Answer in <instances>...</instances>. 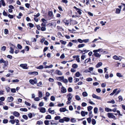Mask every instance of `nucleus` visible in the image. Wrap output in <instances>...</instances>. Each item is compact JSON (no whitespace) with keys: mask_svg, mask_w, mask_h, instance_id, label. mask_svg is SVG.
Instances as JSON below:
<instances>
[{"mask_svg":"<svg viewBox=\"0 0 125 125\" xmlns=\"http://www.w3.org/2000/svg\"><path fill=\"white\" fill-rule=\"evenodd\" d=\"M108 117L109 118H112L114 120L116 119V117L114 115V114L111 113H108L107 114Z\"/></svg>","mask_w":125,"mask_h":125,"instance_id":"1","label":"nucleus"},{"mask_svg":"<svg viewBox=\"0 0 125 125\" xmlns=\"http://www.w3.org/2000/svg\"><path fill=\"white\" fill-rule=\"evenodd\" d=\"M29 82L32 84L34 85L37 83V80L36 79H31L29 80Z\"/></svg>","mask_w":125,"mask_h":125,"instance_id":"2","label":"nucleus"},{"mask_svg":"<svg viewBox=\"0 0 125 125\" xmlns=\"http://www.w3.org/2000/svg\"><path fill=\"white\" fill-rule=\"evenodd\" d=\"M113 58L115 60H119L120 61H121L122 59V57L121 56H119L118 57L116 55L113 56Z\"/></svg>","mask_w":125,"mask_h":125,"instance_id":"3","label":"nucleus"},{"mask_svg":"<svg viewBox=\"0 0 125 125\" xmlns=\"http://www.w3.org/2000/svg\"><path fill=\"white\" fill-rule=\"evenodd\" d=\"M73 96L71 93H69L67 96V97L68 98V100L69 101H71L72 99Z\"/></svg>","mask_w":125,"mask_h":125,"instance_id":"4","label":"nucleus"},{"mask_svg":"<svg viewBox=\"0 0 125 125\" xmlns=\"http://www.w3.org/2000/svg\"><path fill=\"white\" fill-rule=\"evenodd\" d=\"M67 91L66 88L63 86H62L61 89V93H64L66 92Z\"/></svg>","mask_w":125,"mask_h":125,"instance_id":"5","label":"nucleus"},{"mask_svg":"<svg viewBox=\"0 0 125 125\" xmlns=\"http://www.w3.org/2000/svg\"><path fill=\"white\" fill-rule=\"evenodd\" d=\"M20 66L24 69H28L27 67V65L26 64H21L20 65Z\"/></svg>","mask_w":125,"mask_h":125,"instance_id":"6","label":"nucleus"},{"mask_svg":"<svg viewBox=\"0 0 125 125\" xmlns=\"http://www.w3.org/2000/svg\"><path fill=\"white\" fill-rule=\"evenodd\" d=\"M40 112L43 113H45L46 112V109L45 108L42 107L39 109Z\"/></svg>","mask_w":125,"mask_h":125,"instance_id":"7","label":"nucleus"},{"mask_svg":"<svg viewBox=\"0 0 125 125\" xmlns=\"http://www.w3.org/2000/svg\"><path fill=\"white\" fill-rule=\"evenodd\" d=\"M13 115L15 117H18L20 115V114L18 112L14 111L13 112Z\"/></svg>","mask_w":125,"mask_h":125,"instance_id":"8","label":"nucleus"},{"mask_svg":"<svg viewBox=\"0 0 125 125\" xmlns=\"http://www.w3.org/2000/svg\"><path fill=\"white\" fill-rule=\"evenodd\" d=\"M92 96L93 98H96L98 99H101L100 97H99L94 94H92Z\"/></svg>","mask_w":125,"mask_h":125,"instance_id":"9","label":"nucleus"},{"mask_svg":"<svg viewBox=\"0 0 125 125\" xmlns=\"http://www.w3.org/2000/svg\"><path fill=\"white\" fill-rule=\"evenodd\" d=\"M87 112H84L83 111H82L81 112V114L82 116L84 117L85 116V115H87L88 114Z\"/></svg>","mask_w":125,"mask_h":125,"instance_id":"10","label":"nucleus"},{"mask_svg":"<svg viewBox=\"0 0 125 125\" xmlns=\"http://www.w3.org/2000/svg\"><path fill=\"white\" fill-rule=\"evenodd\" d=\"M94 55L96 57L100 58L101 56V54L97 52H94Z\"/></svg>","mask_w":125,"mask_h":125,"instance_id":"11","label":"nucleus"},{"mask_svg":"<svg viewBox=\"0 0 125 125\" xmlns=\"http://www.w3.org/2000/svg\"><path fill=\"white\" fill-rule=\"evenodd\" d=\"M61 112H64L66 111H67L68 110L65 108H61L59 110Z\"/></svg>","mask_w":125,"mask_h":125,"instance_id":"12","label":"nucleus"},{"mask_svg":"<svg viewBox=\"0 0 125 125\" xmlns=\"http://www.w3.org/2000/svg\"><path fill=\"white\" fill-rule=\"evenodd\" d=\"M13 100V98L12 97H8L7 98V100L8 102H11Z\"/></svg>","mask_w":125,"mask_h":125,"instance_id":"13","label":"nucleus"},{"mask_svg":"<svg viewBox=\"0 0 125 125\" xmlns=\"http://www.w3.org/2000/svg\"><path fill=\"white\" fill-rule=\"evenodd\" d=\"M51 108H49L48 110V111L49 113L51 114H54V110H51Z\"/></svg>","mask_w":125,"mask_h":125,"instance_id":"14","label":"nucleus"},{"mask_svg":"<svg viewBox=\"0 0 125 125\" xmlns=\"http://www.w3.org/2000/svg\"><path fill=\"white\" fill-rule=\"evenodd\" d=\"M102 65V63L101 62H100L98 63L96 65V67L97 68H98Z\"/></svg>","mask_w":125,"mask_h":125,"instance_id":"15","label":"nucleus"},{"mask_svg":"<svg viewBox=\"0 0 125 125\" xmlns=\"http://www.w3.org/2000/svg\"><path fill=\"white\" fill-rule=\"evenodd\" d=\"M63 119H64V121H65L66 122L69 121L70 120V118L66 117H63Z\"/></svg>","mask_w":125,"mask_h":125,"instance_id":"16","label":"nucleus"},{"mask_svg":"<svg viewBox=\"0 0 125 125\" xmlns=\"http://www.w3.org/2000/svg\"><path fill=\"white\" fill-rule=\"evenodd\" d=\"M36 68L40 70H42L43 68V67L42 65H40L39 66H37L36 67Z\"/></svg>","mask_w":125,"mask_h":125,"instance_id":"17","label":"nucleus"},{"mask_svg":"<svg viewBox=\"0 0 125 125\" xmlns=\"http://www.w3.org/2000/svg\"><path fill=\"white\" fill-rule=\"evenodd\" d=\"M85 45V44L83 43L81 44H79L77 46L78 48H80L84 47Z\"/></svg>","mask_w":125,"mask_h":125,"instance_id":"18","label":"nucleus"},{"mask_svg":"<svg viewBox=\"0 0 125 125\" xmlns=\"http://www.w3.org/2000/svg\"><path fill=\"white\" fill-rule=\"evenodd\" d=\"M56 73L59 75H62V73L59 70H56Z\"/></svg>","mask_w":125,"mask_h":125,"instance_id":"19","label":"nucleus"},{"mask_svg":"<svg viewBox=\"0 0 125 125\" xmlns=\"http://www.w3.org/2000/svg\"><path fill=\"white\" fill-rule=\"evenodd\" d=\"M79 50L81 51L80 50ZM81 53H82L83 54H85V53L88 52L89 51V50H84L83 51H81Z\"/></svg>","mask_w":125,"mask_h":125,"instance_id":"20","label":"nucleus"},{"mask_svg":"<svg viewBox=\"0 0 125 125\" xmlns=\"http://www.w3.org/2000/svg\"><path fill=\"white\" fill-rule=\"evenodd\" d=\"M53 66V65L52 64H51L49 66L45 65L44 68H52Z\"/></svg>","mask_w":125,"mask_h":125,"instance_id":"21","label":"nucleus"},{"mask_svg":"<svg viewBox=\"0 0 125 125\" xmlns=\"http://www.w3.org/2000/svg\"><path fill=\"white\" fill-rule=\"evenodd\" d=\"M38 96L40 98L42 97V92H41L39 91Z\"/></svg>","mask_w":125,"mask_h":125,"instance_id":"22","label":"nucleus"},{"mask_svg":"<svg viewBox=\"0 0 125 125\" xmlns=\"http://www.w3.org/2000/svg\"><path fill=\"white\" fill-rule=\"evenodd\" d=\"M105 110L107 112H111L112 110L107 107L105 108Z\"/></svg>","mask_w":125,"mask_h":125,"instance_id":"23","label":"nucleus"},{"mask_svg":"<svg viewBox=\"0 0 125 125\" xmlns=\"http://www.w3.org/2000/svg\"><path fill=\"white\" fill-rule=\"evenodd\" d=\"M72 67L73 68L76 69L78 67V65L77 64L75 63L73 64Z\"/></svg>","mask_w":125,"mask_h":125,"instance_id":"24","label":"nucleus"},{"mask_svg":"<svg viewBox=\"0 0 125 125\" xmlns=\"http://www.w3.org/2000/svg\"><path fill=\"white\" fill-rule=\"evenodd\" d=\"M51 116L50 115H48L46 116L45 117V118L46 119H51Z\"/></svg>","mask_w":125,"mask_h":125,"instance_id":"25","label":"nucleus"},{"mask_svg":"<svg viewBox=\"0 0 125 125\" xmlns=\"http://www.w3.org/2000/svg\"><path fill=\"white\" fill-rule=\"evenodd\" d=\"M75 98L76 100L78 101H79L81 99L80 97L78 95H76L75 96Z\"/></svg>","mask_w":125,"mask_h":125,"instance_id":"26","label":"nucleus"},{"mask_svg":"<svg viewBox=\"0 0 125 125\" xmlns=\"http://www.w3.org/2000/svg\"><path fill=\"white\" fill-rule=\"evenodd\" d=\"M70 121L71 122L73 123H75L76 122V120L74 118H71Z\"/></svg>","mask_w":125,"mask_h":125,"instance_id":"27","label":"nucleus"},{"mask_svg":"<svg viewBox=\"0 0 125 125\" xmlns=\"http://www.w3.org/2000/svg\"><path fill=\"white\" fill-rule=\"evenodd\" d=\"M10 53L13 54L14 53V50L13 48L12 47H10Z\"/></svg>","mask_w":125,"mask_h":125,"instance_id":"28","label":"nucleus"},{"mask_svg":"<svg viewBox=\"0 0 125 125\" xmlns=\"http://www.w3.org/2000/svg\"><path fill=\"white\" fill-rule=\"evenodd\" d=\"M20 110L22 111L26 112L27 111V109L26 108H21Z\"/></svg>","mask_w":125,"mask_h":125,"instance_id":"29","label":"nucleus"},{"mask_svg":"<svg viewBox=\"0 0 125 125\" xmlns=\"http://www.w3.org/2000/svg\"><path fill=\"white\" fill-rule=\"evenodd\" d=\"M1 4H2L3 6H5L6 4L4 2V0H0Z\"/></svg>","mask_w":125,"mask_h":125,"instance_id":"30","label":"nucleus"},{"mask_svg":"<svg viewBox=\"0 0 125 125\" xmlns=\"http://www.w3.org/2000/svg\"><path fill=\"white\" fill-rule=\"evenodd\" d=\"M116 75L119 77H122L123 76V75L119 73H117Z\"/></svg>","mask_w":125,"mask_h":125,"instance_id":"31","label":"nucleus"},{"mask_svg":"<svg viewBox=\"0 0 125 125\" xmlns=\"http://www.w3.org/2000/svg\"><path fill=\"white\" fill-rule=\"evenodd\" d=\"M94 69V68L92 67H90L89 68L88 70L89 71H88V72H89L91 73V72Z\"/></svg>","mask_w":125,"mask_h":125,"instance_id":"32","label":"nucleus"},{"mask_svg":"<svg viewBox=\"0 0 125 125\" xmlns=\"http://www.w3.org/2000/svg\"><path fill=\"white\" fill-rule=\"evenodd\" d=\"M93 108V107L91 106H89L87 107V109L89 111H91V110Z\"/></svg>","mask_w":125,"mask_h":125,"instance_id":"33","label":"nucleus"},{"mask_svg":"<svg viewBox=\"0 0 125 125\" xmlns=\"http://www.w3.org/2000/svg\"><path fill=\"white\" fill-rule=\"evenodd\" d=\"M81 74L80 73L78 72H76L75 73V76L76 77H78L81 75Z\"/></svg>","mask_w":125,"mask_h":125,"instance_id":"34","label":"nucleus"},{"mask_svg":"<svg viewBox=\"0 0 125 125\" xmlns=\"http://www.w3.org/2000/svg\"><path fill=\"white\" fill-rule=\"evenodd\" d=\"M82 95L84 97L87 96L88 95V94L86 92H84L82 93Z\"/></svg>","mask_w":125,"mask_h":125,"instance_id":"35","label":"nucleus"},{"mask_svg":"<svg viewBox=\"0 0 125 125\" xmlns=\"http://www.w3.org/2000/svg\"><path fill=\"white\" fill-rule=\"evenodd\" d=\"M48 15L50 17H52L53 15L52 12L51 11H49L48 12Z\"/></svg>","mask_w":125,"mask_h":125,"instance_id":"36","label":"nucleus"},{"mask_svg":"<svg viewBox=\"0 0 125 125\" xmlns=\"http://www.w3.org/2000/svg\"><path fill=\"white\" fill-rule=\"evenodd\" d=\"M119 100V102H121L123 100V98L121 96H119L118 97Z\"/></svg>","mask_w":125,"mask_h":125,"instance_id":"37","label":"nucleus"},{"mask_svg":"<svg viewBox=\"0 0 125 125\" xmlns=\"http://www.w3.org/2000/svg\"><path fill=\"white\" fill-rule=\"evenodd\" d=\"M76 10L77 11V12H78L79 14H81L82 13V12H81V10H80V9H77V10Z\"/></svg>","mask_w":125,"mask_h":125,"instance_id":"38","label":"nucleus"},{"mask_svg":"<svg viewBox=\"0 0 125 125\" xmlns=\"http://www.w3.org/2000/svg\"><path fill=\"white\" fill-rule=\"evenodd\" d=\"M96 123V120L94 119H92V124L93 125H95Z\"/></svg>","mask_w":125,"mask_h":125,"instance_id":"39","label":"nucleus"},{"mask_svg":"<svg viewBox=\"0 0 125 125\" xmlns=\"http://www.w3.org/2000/svg\"><path fill=\"white\" fill-rule=\"evenodd\" d=\"M98 108L97 107H95L94 109V112L95 114H96L97 113Z\"/></svg>","mask_w":125,"mask_h":125,"instance_id":"40","label":"nucleus"},{"mask_svg":"<svg viewBox=\"0 0 125 125\" xmlns=\"http://www.w3.org/2000/svg\"><path fill=\"white\" fill-rule=\"evenodd\" d=\"M6 89L7 92H9L10 91V87L8 86H6L5 87Z\"/></svg>","mask_w":125,"mask_h":125,"instance_id":"41","label":"nucleus"},{"mask_svg":"<svg viewBox=\"0 0 125 125\" xmlns=\"http://www.w3.org/2000/svg\"><path fill=\"white\" fill-rule=\"evenodd\" d=\"M60 42L62 44L64 45H65L66 43V41H64L62 40H60Z\"/></svg>","mask_w":125,"mask_h":125,"instance_id":"42","label":"nucleus"},{"mask_svg":"<svg viewBox=\"0 0 125 125\" xmlns=\"http://www.w3.org/2000/svg\"><path fill=\"white\" fill-rule=\"evenodd\" d=\"M50 121L45 120L44 121V123L46 125H49V122Z\"/></svg>","mask_w":125,"mask_h":125,"instance_id":"43","label":"nucleus"},{"mask_svg":"<svg viewBox=\"0 0 125 125\" xmlns=\"http://www.w3.org/2000/svg\"><path fill=\"white\" fill-rule=\"evenodd\" d=\"M121 10L117 8L116 10V13L117 14H119L120 13Z\"/></svg>","mask_w":125,"mask_h":125,"instance_id":"44","label":"nucleus"},{"mask_svg":"<svg viewBox=\"0 0 125 125\" xmlns=\"http://www.w3.org/2000/svg\"><path fill=\"white\" fill-rule=\"evenodd\" d=\"M46 29L45 27H42L41 30L42 31H43L46 30Z\"/></svg>","mask_w":125,"mask_h":125,"instance_id":"45","label":"nucleus"},{"mask_svg":"<svg viewBox=\"0 0 125 125\" xmlns=\"http://www.w3.org/2000/svg\"><path fill=\"white\" fill-rule=\"evenodd\" d=\"M61 118L60 116H57L54 117V119L56 120H60Z\"/></svg>","mask_w":125,"mask_h":125,"instance_id":"46","label":"nucleus"},{"mask_svg":"<svg viewBox=\"0 0 125 125\" xmlns=\"http://www.w3.org/2000/svg\"><path fill=\"white\" fill-rule=\"evenodd\" d=\"M19 121L18 119H15V122L16 123V125H20V124L19 123Z\"/></svg>","mask_w":125,"mask_h":125,"instance_id":"47","label":"nucleus"},{"mask_svg":"<svg viewBox=\"0 0 125 125\" xmlns=\"http://www.w3.org/2000/svg\"><path fill=\"white\" fill-rule=\"evenodd\" d=\"M50 99L51 101H54L55 100V98L54 96H52L51 97Z\"/></svg>","mask_w":125,"mask_h":125,"instance_id":"48","label":"nucleus"},{"mask_svg":"<svg viewBox=\"0 0 125 125\" xmlns=\"http://www.w3.org/2000/svg\"><path fill=\"white\" fill-rule=\"evenodd\" d=\"M57 29L61 31L62 30H63V29H62V28L61 26H57Z\"/></svg>","mask_w":125,"mask_h":125,"instance_id":"49","label":"nucleus"},{"mask_svg":"<svg viewBox=\"0 0 125 125\" xmlns=\"http://www.w3.org/2000/svg\"><path fill=\"white\" fill-rule=\"evenodd\" d=\"M9 122L10 123L12 124H13L15 123V120H10L9 121Z\"/></svg>","mask_w":125,"mask_h":125,"instance_id":"50","label":"nucleus"},{"mask_svg":"<svg viewBox=\"0 0 125 125\" xmlns=\"http://www.w3.org/2000/svg\"><path fill=\"white\" fill-rule=\"evenodd\" d=\"M76 61H77V62H80V58H79V56H77V57L76 58Z\"/></svg>","mask_w":125,"mask_h":125,"instance_id":"51","label":"nucleus"},{"mask_svg":"<svg viewBox=\"0 0 125 125\" xmlns=\"http://www.w3.org/2000/svg\"><path fill=\"white\" fill-rule=\"evenodd\" d=\"M22 117L25 119L27 120L28 119V117L27 116L25 115H23L22 116Z\"/></svg>","mask_w":125,"mask_h":125,"instance_id":"52","label":"nucleus"},{"mask_svg":"<svg viewBox=\"0 0 125 125\" xmlns=\"http://www.w3.org/2000/svg\"><path fill=\"white\" fill-rule=\"evenodd\" d=\"M77 41L79 42L80 43H82L83 42V40H82L80 39H78Z\"/></svg>","mask_w":125,"mask_h":125,"instance_id":"53","label":"nucleus"},{"mask_svg":"<svg viewBox=\"0 0 125 125\" xmlns=\"http://www.w3.org/2000/svg\"><path fill=\"white\" fill-rule=\"evenodd\" d=\"M43 123L42 122V121H38L37 122V124L39 125H41Z\"/></svg>","mask_w":125,"mask_h":125,"instance_id":"54","label":"nucleus"},{"mask_svg":"<svg viewBox=\"0 0 125 125\" xmlns=\"http://www.w3.org/2000/svg\"><path fill=\"white\" fill-rule=\"evenodd\" d=\"M40 100V99L39 97H36L34 99V100L36 101H39Z\"/></svg>","mask_w":125,"mask_h":125,"instance_id":"55","label":"nucleus"},{"mask_svg":"<svg viewBox=\"0 0 125 125\" xmlns=\"http://www.w3.org/2000/svg\"><path fill=\"white\" fill-rule=\"evenodd\" d=\"M83 42L86 43L88 42L89 41V39H86L83 40Z\"/></svg>","mask_w":125,"mask_h":125,"instance_id":"56","label":"nucleus"},{"mask_svg":"<svg viewBox=\"0 0 125 125\" xmlns=\"http://www.w3.org/2000/svg\"><path fill=\"white\" fill-rule=\"evenodd\" d=\"M87 121L89 123H90L91 122V118L90 117H89V118H87Z\"/></svg>","mask_w":125,"mask_h":125,"instance_id":"57","label":"nucleus"},{"mask_svg":"<svg viewBox=\"0 0 125 125\" xmlns=\"http://www.w3.org/2000/svg\"><path fill=\"white\" fill-rule=\"evenodd\" d=\"M62 80L65 83H67L68 82V80L66 79H62Z\"/></svg>","mask_w":125,"mask_h":125,"instance_id":"58","label":"nucleus"},{"mask_svg":"<svg viewBox=\"0 0 125 125\" xmlns=\"http://www.w3.org/2000/svg\"><path fill=\"white\" fill-rule=\"evenodd\" d=\"M73 45V43L70 42H69L67 45V46L69 47H71Z\"/></svg>","mask_w":125,"mask_h":125,"instance_id":"59","label":"nucleus"},{"mask_svg":"<svg viewBox=\"0 0 125 125\" xmlns=\"http://www.w3.org/2000/svg\"><path fill=\"white\" fill-rule=\"evenodd\" d=\"M6 62L3 59H1L0 60V63H5Z\"/></svg>","mask_w":125,"mask_h":125,"instance_id":"60","label":"nucleus"},{"mask_svg":"<svg viewBox=\"0 0 125 125\" xmlns=\"http://www.w3.org/2000/svg\"><path fill=\"white\" fill-rule=\"evenodd\" d=\"M6 49V47L5 46H3L2 47L1 50L3 51H4Z\"/></svg>","mask_w":125,"mask_h":125,"instance_id":"61","label":"nucleus"},{"mask_svg":"<svg viewBox=\"0 0 125 125\" xmlns=\"http://www.w3.org/2000/svg\"><path fill=\"white\" fill-rule=\"evenodd\" d=\"M17 47L19 49H21L22 48V47L19 44H17Z\"/></svg>","mask_w":125,"mask_h":125,"instance_id":"62","label":"nucleus"},{"mask_svg":"<svg viewBox=\"0 0 125 125\" xmlns=\"http://www.w3.org/2000/svg\"><path fill=\"white\" fill-rule=\"evenodd\" d=\"M81 105L83 107H85L87 105V104L83 102L82 103Z\"/></svg>","mask_w":125,"mask_h":125,"instance_id":"63","label":"nucleus"},{"mask_svg":"<svg viewBox=\"0 0 125 125\" xmlns=\"http://www.w3.org/2000/svg\"><path fill=\"white\" fill-rule=\"evenodd\" d=\"M11 91L12 93H15L16 92V89L15 88H12L11 89Z\"/></svg>","mask_w":125,"mask_h":125,"instance_id":"64","label":"nucleus"}]
</instances>
